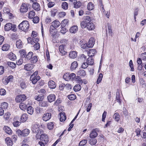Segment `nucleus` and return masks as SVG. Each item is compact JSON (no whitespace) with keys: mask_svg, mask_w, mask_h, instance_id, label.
Here are the masks:
<instances>
[{"mask_svg":"<svg viewBox=\"0 0 146 146\" xmlns=\"http://www.w3.org/2000/svg\"><path fill=\"white\" fill-rule=\"evenodd\" d=\"M19 29L25 32L29 31V24L28 21H24L18 26Z\"/></svg>","mask_w":146,"mask_h":146,"instance_id":"f257e3e1","label":"nucleus"},{"mask_svg":"<svg viewBox=\"0 0 146 146\" xmlns=\"http://www.w3.org/2000/svg\"><path fill=\"white\" fill-rule=\"evenodd\" d=\"M40 136L41 141L40 142L44 143L45 144H46L48 143L49 141V138L47 135L46 134H41L40 135H39L38 133L36 134V137L37 139H39Z\"/></svg>","mask_w":146,"mask_h":146,"instance_id":"f03ea898","label":"nucleus"},{"mask_svg":"<svg viewBox=\"0 0 146 146\" xmlns=\"http://www.w3.org/2000/svg\"><path fill=\"white\" fill-rule=\"evenodd\" d=\"M91 19L89 16H87L84 18V20L80 23L81 27L82 28H86L87 25L91 21Z\"/></svg>","mask_w":146,"mask_h":146,"instance_id":"7ed1b4c3","label":"nucleus"},{"mask_svg":"<svg viewBox=\"0 0 146 146\" xmlns=\"http://www.w3.org/2000/svg\"><path fill=\"white\" fill-rule=\"evenodd\" d=\"M76 77V74L74 73L70 74L66 73L63 76V78L66 81H69L71 80V81L74 80Z\"/></svg>","mask_w":146,"mask_h":146,"instance_id":"20e7f679","label":"nucleus"},{"mask_svg":"<svg viewBox=\"0 0 146 146\" xmlns=\"http://www.w3.org/2000/svg\"><path fill=\"white\" fill-rule=\"evenodd\" d=\"M38 72V71H36L30 77V80L33 84H35L40 79V77L37 76Z\"/></svg>","mask_w":146,"mask_h":146,"instance_id":"39448f33","label":"nucleus"},{"mask_svg":"<svg viewBox=\"0 0 146 146\" xmlns=\"http://www.w3.org/2000/svg\"><path fill=\"white\" fill-rule=\"evenodd\" d=\"M60 24V22L58 21L55 20L53 21L52 23V25L50 27V32L51 33L53 30L58 27Z\"/></svg>","mask_w":146,"mask_h":146,"instance_id":"423d86ee","label":"nucleus"},{"mask_svg":"<svg viewBox=\"0 0 146 146\" xmlns=\"http://www.w3.org/2000/svg\"><path fill=\"white\" fill-rule=\"evenodd\" d=\"M26 99V96L25 94H20L16 96L15 100L16 102L19 103L25 101Z\"/></svg>","mask_w":146,"mask_h":146,"instance_id":"0eeeda50","label":"nucleus"},{"mask_svg":"<svg viewBox=\"0 0 146 146\" xmlns=\"http://www.w3.org/2000/svg\"><path fill=\"white\" fill-rule=\"evenodd\" d=\"M99 132V130L98 129L96 128L92 130L90 133V137L91 138H94L96 137L98 135V132Z\"/></svg>","mask_w":146,"mask_h":146,"instance_id":"6e6552de","label":"nucleus"},{"mask_svg":"<svg viewBox=\"0 0 146 146\" xmlns=\"http://www.w3.org/2000/svg\"><path fill=\"white\" fill-rule=\"evenodd\" d=\"M31 129L32 131L34 133H37L38 134L39 133L38 126L37 124H33L32 125Z\"/></svg>","mask_w":146,"mask_h":146,"instance_id":"1a4fd4ad","label":"nucleus"},{"mask_svg":"<svg viewBox=\"0 0 146 146\" xmlns=\"http://www.w3.org/2000/svg\"><path fill=\"white\" fill-rule=\"evenodd\" d=\"M28 9V8L27 4L23 3L21 6L20 11L21 12L24 13L27 12Z\"/></svg>","mask_w":146,"mask_h":146,"instance_id":"9d476101","label":"nucleus"},{"mask_svg":"<svg viewBox=\"0 0 146 146\" xmlns=\"http://www.w3.org/2000/svg\"><path fill=\"white\" fill-rule=\"evenodd\" d=\"M95 39L93 37L90 38L87 43L88 48H92L95 43Z\"/></svg>","mask_w":146,"mask_h":146,"instance_id":"9b49d317","label":"nucleus"},{"mask_svg":"<svg viewBox=\"0 0 146 146\" xmlns=\"http://www.w3.org/2000/svg\"><path fill=\"white\" fill-rule=\"evenodd\" d=\"M19 108L21 110H23V109H25L27 108V110H32L33 108L32 107L30 106H26L24 103H22L20 104Z\"/></svg>","mask_w":146,"mask_h":146,"instance_id":"f8f14e48","label":"nucleus"},{"mask_svg":"<svg viewBox=\"0 0 146 146\" xmlns=\"http://www.w3.org/2000/svg\"><path fill=\"white\" fill-rule=\"evenodd\" d=\"M51 114L50 113H47L44 114L42 117L43 120L45 121H47L51 118Z\"/></svg>","mask_w":146,"mask_h":146,"instance_id":"ddd939ff","label":"nucleus"},{"mask_svg":"<svg viewBox=\"0 0 146 146\" xmlns=\"http://www.w3.org/2000/svg\"><path fill=\"white\" fill-rule=\"evenodd\" d=\"M13 78V76H9L8 77H5V79L3 80V83L5 85H6L10 81H11Z\"/></svg>","mask_w":146,"mask_h":146,"instance_id":"4468645a","label":"nucleus"},{"mask_svg":"<svg viewBox=\"0 0 146 146\" xmlns=\"http://www.w3.org/2000/svg\"><path fill=\"white\" fill-rule=\"evenodd\" d=\"M32 7L34 10L36 11H38L40 9V5L37 2L33 3Z\"/></svg>","mask_w":146,"mask_h":146,"instance_id":"2eb2a0df","label":"nucleus"},{"mask_svg":"<svg viewBox=\"0 0 146 146\" xmlns=\"http://www.w3.org/2000/svg\"><path fill=\"white\" fill-rule=\"evenodd\" d=\"M77 56V52L72 51L70 52L69 54V56L71 58L74 59L76 58Z\"/></svg>","mask_w":146,"mask_h":146,"instance_id":"dca6fc26","label":"nucleus"},{"mask_svg":"<svg viewBox=\"0 0 146 146\" xmlns=\"http://www.w3.org/2000/svg\"><path fill=\"white\" fill-rule=\"evenodd\" d=\"M33 68V65L30 64H27L25 65L24 69L26 70L29 71L31 70Z\"/></svg>","mask_w":146,"mask_h":146,"instance_id":"f3484780","label":"nucleus"},{"mask_svg":"<svg viewBox=\"0 0 146 146\" xmlns=\"http://www.w3.org/2000/svg\"><path fill=\"white\" fill-rule=\"evenodd\" d=\"M79 43L81 47L83 49H86L88 48L87 44L86 42L84 41V40H82L80 41Z\"/></svg>","mask_w":146,"mask_h":146,"instance_id":"a211bd4d","label":"nucleus"},{"mask_svg":"<svg viewBox=\"0 0 146 146\" xmlns=\"http://www.w3.org/2000/svg\"><path fill=\"white\" fill-rule=\"evenodd\" d=\"M47 98L49 102H51L55 100L56 96L54 94H52L48 96Z\"/></svg>","mask_w":146,"mask_h":146,"instance_id":"6ab92c4d","label":"nucleus"},{"mask_svg":"<svg viewBox=\"0 0 146 146\" xmlns=\"http://www.w3.org/2000/svg\"><path fill=\"white\" fill-rule=\"evenodd\" d=\"M8 57L9 59L13 61L15 60L16 59L15 55L12 52H11L8 54Z\"/></svg>","mask_w":146,"mask_h":146,"instance_id":"aec40b11","label":"nucleus"},{"mask_svg":"<svg viewBox=\"0 0 146 146\" xmlns=\"http://www.w3.org/2000/svg\"><path fill=\"white\" fill-rule=\"evenodd\" d=\"M48 85L49 87L52 89L55 88L56 86L55 82L52 80H50L49 81Z\"/></svg>","mask_w":146,"mask_h":146,"instance_id":"412c9836","label":"nucleus"},{"mask_svg":"<svg viewBox=\"0 0 146 146\" xmlns=\"http://www.w3.org/2000/svg\"><path fill=\"white\" fill-rule=\"evenodd\" d=\"M78 27L77 26H74L70 29V32L72 33H75L78 31Z\"/></svg>","mask_w":146,"mask_h":146,"instance_id":"4be33fe9","label":"nucleus"},{"mask_svg":"<svg viewBox=\"0 0 146 146\" xmlns=\"http://www.w3.org/2000/svg\"><path fill=\"white\" fill-rule=\"evenodd\" d=\"M116 99L117 101L118 102L119 104H120L121 102V100L120 98L119 90L118 89L117 90L116 96Z\"/></svg>","mask_w":146,"mask_h":146,"instance_id":"5701e85b","label":"nucleus"},{"mask_svg":"<svg viewBox=\"0 0 146 146\" xmlns=\"http://www.w3.org/2000/svg\"><path fill=\"white\" fill-rule=\"evenodd\" d=\"M13 25L11 23H9L6 24L5 26V31H9L12 28Z\"/></svg>","mask_w":146,"mask_h":146,"instance_id":"b1692460","label":"nucleus"},{"mask_svg":"<svg viewBox=\"0 0 146 146\" xmlns=\"http://www.w3.org/2000/svg\"><path fill=\"white\" fill-rule=\"evenodd\" d=\"M60 121H64L66 118L64 112L63 111L61 112L60 113Z\"/></svg>","mask_w":146,"mask_h":146,"instance_id":"393cba45","label":"nucleus"},{"mask_svg":"<svg viewBox=\"0 0 146 146\" xmlns=\"http://www.w3.org/2000/svg\"><path fill=\"white\" fill-rule=\"evenodd\" d=\"M3 129L5 132L9 134H11L12 132V130L7 126H5L3 128Z\"/></svg>","mask_w":146,"mask_h":146,"instance_id":"a878e982","label":"nucleus"},{"mask_svg":"<svg viewBox=\"0 0 146 146\" xmlns=\"http://www.w3.org/2000/svg\"><path fill=\"white\" fill-rule=\"evenodd\" d=\"M59 49L60 52L62 54V55H64L66 54L67 52L64 50V45H61L60 46Z\"/></svg>","mask_w":146,"mask_h":146,"instance_id":"bb28decb","label":"nucleus"},{"mask_svg":"<svg viewBox=\"0 0 146 146\" xmlns=\"http://www.w3.org/2000/svg\"><path fill=\"white\" fill-rule=\"evenodd\" d=\"M95 27V25L94 23L90 22L89 24L87 25L86 28L89 30H92L94 29Z\"/></svg>","mask_w":146,"mask_h":146,"instance_id":"cd10ccee","label":"nucleus"},{"mask_svg":"<svg viewBox=\"0 0 146 146\" xmlns=\"http://www.w3.org/2000/svg\"><path fill=\"white\" fill-rule=\"evenodd\" d=\"M10 47L9 44H5L3 45L2 49L3 51H7L9 50Z\"/></svg>","mask_w":146,"mask_h":146,"instance_id":"c85d7f7f","label":"nucleus"},{"mask_svg":"<svg viewBox=\"0 0 146 146\" xmlns=\"http://www.w3.org/2000/svg\"><path fill=\"white\" fill-rule=\"evenodd\" d=\"M6 143L8 146H11L13 144L12 141L9 137H7L5 139Z\"/></svg>","mask_w":146,"mask_h":146,"instance_id":"c756f323","label":"nucleus"},{"mask_svg":"<svg viewBox=\"0 0 146 146\" xmlns=\"http://www.w3.org/2000/svg\"><path fill=\"white\" fill-rule=\"evenodd\" d=\"M78 63L76 61L73 62L71 64L70 69L71 70L75 69L77 67Z\"/></svg>","mask_w":146,"mask_h":146,"instance_id":"7c9ffc66","label":"nucleus"},{"mask_svg":"<svg viewBox=\"0 0 146 146\" xmlns=\"http://www.w3.org/2000/svg\"><path fill=\"white\" fill-rule=\"evenodd\" d=\"M94 4L92 2H90L88 4L87 9L89 10H91L94 9Z\"/></svg>","mask_w":146,"mask_h":146,"instance_id":"2f4dec72","label":"nucleus"},{"mask_svg":"<svg viewBox=\"0 0 146 146\" xmlns=\"http://www.w3.org/2000/svg\"><path fill=\"white\" fill-rule=\"evenodd\" d=\"M27 114L25 113L23 114L21 117V121L22 122H25L27 120Z\"/></svg>","mask_w":146,"mask_h":146,"instance_id":"473e14b6","label":"nucleus"},{"mask_svg":"<svg viewBox=\"0 0 146 146\" xmlns=\"http://www.w3.org/2000/svg\"><path fill=\"white\" fill-rule=\"evenodd\" d=\"M22 42L20 40H17L16 42V44L17 47L18 48H20L22 47Z\"/></svg>","mask_w":146,"mask_h":146,"instance_id":"72a5a7b5","label":"nucleus"},{"mask_svg":"<svg viewBox=\"0 0 146 146\" xmlns=\"http://www.w3.org/2000/svg\"><path fill=\"white\" fill-rule=\"evenodd\" d=\"M35 98L36 100L38 101H40L41 102L43 99V96L42 95H39L38 96H35Z\"/></svg>","mask_w":146,"mask_h":146,"instance_id":"f704fd0d","label":"nucleus"},{"mask_svg":"<svg viewBox=\"0 0 146 146\" xmlns=\"http://www.w3.org/2000/svg\"><path fill=\"white\" fill-rule=\"evenodd\" d=\"M96 52V50L94 49H92L90 50L88 53V56L92 57L94 56V54Z\"/></svg>","mask_w":146,"mask_h":146,"instance_id":"c9c22d12","label":"nucleus"},{"mask_svg":"<svg viewBox=\"0 0 146 146\" xmlns=\"http://www.w3.org/2000/svg\"><path fill=\"white\" fill-rule=\"evenodd\" d=\"M30 130L27 129H25L22 131L23 136H27L30 133Z\"/></svg>","mask_w":146,"mask_h":146,"instance_id":"e433bc0d","label":"nucleus"},{"mask_svg":"<svg viewBox=\"0 0 146 146\" xmlns=\"http://www.w3.org/2000/svg\"><path fill=\"white\" fill-rule=\"evenodd\" d=\"M8 104L7 103L4 102L1 104V108L2 109H7L8 108Z\"/></svg>","mask_w":146,"mask_h":146,"instance_id":"4c0bfd02","label":"nucleus"},{"mask_svg":"<svg viewBox=\"0 0 146 146\" xmlns=\"http://www.w3.org/2000/svg\"><path fill=\"white\" fill-rule=\"evenodd\" d=\"M35 15V13L34 11H31L29 13L28 17L30 19H32L34 17Z\"/></svg>","mask_w":146,"mask_h":146,"instance_id":"58836bf2","label":"nucleus"},{"mask_svg":"<svg viewBox=\"0 0 146 146\" xmlns=\"http://www.w3.org/2000/svg\"><path fill=\"white\" fill-rule=\"evenodd\" d=\"M74 7L75 8H79L81 5V4L80 1H76V2H74Z\"/></svg>","mask_w":146,"mask_h":146,"instance_id":"ea45409f","label":"nucleus"},{"mask_svg":"<svg viewBox=\"0 0 146 146\" xmlns=\"http://www.w3.org/2000/svg\"><path fill=\"white\" fill-rule=\"evenodd\" d=\"M33 55V53L32 52H29L26 56L25 58L28 60L31 59L32 56Z\"/></svg>","mask_w":146,"mask_h":146,"instance_id":"a19ab883","label":"nucleus"},{"mask_svg":"<svg viewBox=\"0 0 146 146\" xmlns=\"http://www.w3.org/2000/svg\"><path fill=\"white\" fill-rule=\"evenodd\" d=\"M39 105L41 107H46L48 106L47 102L44 101H42L40 102Z\"/></svg>","mask_w":146,"mask_h":146,"instance_id":"79ce46f5","label":"nucleus"},{"mask_svg":"<svg viewBox=\"0 0 146 146\" xmlns=\"http://www.w3.org/2000/svg\"><path fill=\"white\" fill-rule=\"evenodd\" d=\"M108 32L110 35L112 36V31L111 29V26L110 25H108V30H106V34H108Z\"/></svg>","mask_w":146,"mask_h":146,"instance_id":"37998d69","label":"nucleus"},{"mask_svg":"<svg viewBox=\"0 0 146 146\" xmlns=\"http://www.w3.org/2000/svg\"><path fill=\"white\" fill-rule=\"evenodd\" d=\"M87 61L88 62V64L89 65H92L94 63V60L91 57L88 58L87 59Z\"/></svg>","mask_w":146,"mask_h":146,"instance_id":"c03bdc74","label":"nucleus"},{"mask_svg":"<svg viewBox=\"0 0 146 146\" xmlns=\"http://www.w3.org/2000/svg\"><path fill=\"white\" fill-rule=\"evenodd\" d=\"M103 74L102 73H100L97 81V84H99L103 78Z\"/></svg>","mask_w":146,"mask_h":146,"instance_id":"a18cd8bd","label":"nucleus"},{"mask_svg":"<svg viewBox=\"0 0 146 146\" xmlns=\"http://www.w3.org/2000/svg\"><path fill=\"white\" fill-rule=\"evenodd\" d=\"M81 89V86L80 84L75 85L74 88V91L76 92L80 90Z\"/></svg>","mask_w":146,"mask_h":146,"instance_id":"49530a36","label":"nucleus"},{"mask_svg":"<svg viewBox=\"0 0 146 146\" xmlns=\"http://www.w3.org/2000/svg\"><path fill=\"white\" fill-rule=\"evenodd\" d=\"M68 98L71 100H73L76 98V96L73 94L68 95Z\"/></svg>","mask_w":146,"mask_h":146,"instance_id":"de8ad7c7","label":"nucleus"},{"mask_svg":"<svg viewBox=\"0 0 146 146\" xmlns=\"http://www.w3.org/2000/svg\"><path fill=\"white\" fill-rule=\"evenodd\" d=\"M78 74L81 76H84L86 75V72L83 70H80L78 72Z\"/></svg>","mask_w":146,"mask_h":146,"instance_id":"09e8293b","label":"nucleus"},{"mask_svg":"<svg viewBox=\"0 0 146 146\" xmlns=\"http://www.w3.org/2000/svg\"><path fill=\"white\" fill-rule=\"evenodd\" d=\"M54 123L51 122L48 123L47 124L48 128L50 130L52 129L54 127Z\"/></svg>","mask_w":146,"mask_h":146,"instance_id":"8fccbe9b","label":"nucleus"},{"mask_svg":"<svg viewBox=\"0 0 146 146\" xmlns=\"http://www.w3.org/2000/svg\"><path fill=\"white\" fill-rule=\"evenodd\" d=\"M68 4L66 2H64L62 3V7L63 9H68Z\"/></svg>","mask_w":146,"mask_h":146,"instance_id":"3c124183","label":"nucleus"},{"mask_svg":"<svg viewBox=\"0 0 146 146\" xmlns=\"http://www.w3.org/2000/svg\"><path fill=\"white\" fill-rule=\"evenodd\" d=\"M89 143L91 145H94L97 143V140L96 139H91L89 141Z\"/></svg>","mask_w":146,"mask_h":146,"instance_id":"603ef678","label":"nucleus"},{"mask_svg":"<svg viewBox=\"0 0 146 146\" xmlns=\"http://www.w3.org/2000/svg\"><path fill=\"white\" fill-rule=\"evenodd\" d=\"M113 117L116 121L118 122L119 121V115L118 113H115L113 115Z\"/></svg>","mask_w":146,"mask_h":146,"instance_id":"864d4df0","label":"nucleus"},{"mask_svg":"<svg viewBox=\"0 0 146 146\" xmlns=\"http://www.w3.org/2000/svg\"><path fill=\"white\" fill-rule=\"evenodd\" d=\"M31 62L33 63H35L37 61L38 59L36 56H33L31 59Z\"/></svg>","mask_w":146,"mask_h":146,"instance_id":"5fc2aeb1","label":"nucleus"},{"mask_svg":"<svg viewBox=\"0 0 146 146\" xmlns=\"http://www.w3.org/2000/svg\"><path fill=\"white\" fill-rule=\"evenodd\" d=\"M7 64L9 66L11 67L12 68H15L16 67V64L15 63L11 62H8Z\"/></svg>","mask_w":146,"mask_h":146,"instance_id":"6e6d98bb","label":"nucleus"},{"mask_svg":"<svg viewBox=\"0 0 146 146\" xmlns=\"http://www.w3.org/2000/svg\"><path fill=\"white\" fill-rule=\"evenodd\" d=\"M99 3L100 5V7L102 10V11L104 13V12L106 13L105 10L104 8V6L103 4L102 3V0H100L99 1Z\"/></svg>","mask_w":146,"mask_h":146,"instance_id":"4d7b16f0","label":"nucleus"},{"mask_svg":"<svg viewBox=\"0 0 146 146\" xmlns=\"http://www.w3.org/2000/svg\"><path fill=\"white\" fill-rule=\"evenodd\" d=\"M87 142L86 140H83L79 143V145L80 146H83L85 145Z\"/></svg>","mask_w":146,"mask_h":146,"instance_id":"13d9d810","label":"nucleus"},{"mask_svg":"<svg viewBox=\"0 0 146 146\" xmlns=\"http://www.w3.org/2000/svg\"><path fill=\"white\" fill-rule=\"evenodd\" d=\"M86 56L84 54H82L81 56L78 58V60H82L83 61H85L86 59Z\"/></svg>","mask_w":146,"mask_h":146,"instance_id":"bf43d9fd","label":"nucleus"},{"mask_svg":"<svg viewBox=\"0 0 146 146\" xmlns=\"http://www.w3.org/2000/svg\"><path fill=\"white\" fill-rule=\"evenodd\" d=\"M33 19V21L34 23H36L38 22L39 18L38 17H34Z\"/></svg>","mask_w":146,"mask_h":146,"instance_id":"052dcab7","label":"nucleus"},{"mask_svg":"<svg viewBox=\"0 0 146 146\" xmlns=\"http://www.w3.org/2000/svg\"><path fill=\"white\" fill-rule=\"evenodd\" d=\"M39 39L37 38H35V37H33L32 38V41H31V43L32 44L33 42H34L36 44L38 43V41Z\"/></svg>","mask_w":146,"mask_h":146,"instance_id":"680f3d73","label":"nucleus"},{"mask_svg":"<svg viewBox=\"0 0 146 146\" xmlns=\"http://www.w3.org/2000/svg\"><path fill=\"white\" fill-rule=\"evenodd\" d=\"M6 90L2 88L0 89V95H4L6 94Z\"/></svg>","mask_w":146,"mask_h":146,"instance_id":"e2e57ef3","label":"nucleus"},{"mask_svg":"<svg viewBox=\"0 0 146 146\" xmlns=\"http://www.w3.org/2000/svg\"><path fill=\"white\" fill-rule=\"evenodd\" d=\"M88 64L87 62H84L82 65L81 67L82 68L85 69L88 66Z\"/></svg>","mask_w":146,"mask_h":146,"instance_id":"0e129e2a","label":"nucleus"},{"mask_svg":"<svg viewBox=\"0 0 146 146\" xmlns=\"http://www.w3.org/2000/svg\"><path fill=\"white\" fill-rule=\"evenodd\" d=\"M60 32L63 34H65L66 32V28L63 27H62L60 30Z\"/></svg>","mask_w":146,"mask_h":146,"instance_id":"69168bd1","label":"nucleus"},{"mask_svg":"<svg viewBox=\"0 0 146 146\" xmlns=\"http://www.w3.org/2000/svg\"><path fill=\"white\" fill-rule=\"evenodd\" d=\"M20 86L22 89H25L26 87V84L24 82H22L20 84Z\"/></svg>","mask_w":146,"mask_h":146,"instance_id":"338daca9","label":"nucleus"},{"mask_svg":"<svg viewBox=\"0 0 146 146\" xmlns=\"http://www.w3.org/2000/svg\"><path fill=\"white\" fill-rule=\"evenodd\" d=\"M141 58L143 60H146V52H144L141 54Z\"/></svg>","mask_w":146,"mask_h":146,"instance_id":"774afa93","label":"nucleus"}]
</instances>
